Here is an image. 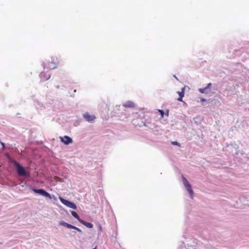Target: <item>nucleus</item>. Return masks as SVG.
Returning a JSON list of instances; mask_svg holds the SVG:
<instances>
[{
    "instance_id": "1",
    "label": "nucleus",
    "mask_w": 249,
    "mask_h": 249,
    "mask_svg": "<svg viewBox=\"0 0 249 249\" xmlns=\"http://www.w3.org/2000/svg\"><path fill=\"white\" fill-rule=\"evenodd\" d=\"M59 63V60L56 56L52 58L51 62H49L48 64L46 66L47 69H53L57 67V64Z\"/></svg>"
},
{
    "instance_id": "2",
    "label": "nucleus",
    "mask_w": 249,
    "mask_h": 249,
    "mask_svg": "<svg viewBox=\"0 0 249 249\" xmlns=\"http://www.w3.org/2000/svg\"><path fill=\"white\" fill-rule=\"evenodd\" d=\"M16 164H17V165L16 166L17 171L19 176L26 177L29 176V174L25 170L24 168L21 166L19 163Z\"/></svg>"
},
{
    "instance_id": "3",
    "label": "nucleus",
    "mask_w": 249,
    "mask_h": 249,
    "mask_svg": "<svg viewBox=\"0 0 249 249\" xmlns=\"http://www.w3.org/2000/svg\"><path fill=\"white\" fill-rule=\"evenodd\" d=\"M59 199L60 201L66 206L73 209H76L77 208L76 205L74 203L66 200L60 196L59 197Z\"/></svg>"
},
{
    "instance_id": "4",
    "label": "nucleus",
    "mask_w": 249,
    "mask_h": 249,
    "mask_svg": "<svg viewBox=\"0 0 249 249\" xmlns=\"http://www.w3.org/2000/svg\"><path fill=\"white\" fill-rule=\"evenodd\" d=\"M59 199L60 201L66 206L73 209H76L77 208L76 205L74 203L66 200L60 196L59 197Z\"/></svg>"
},
{
    "instance_id": "5",
    "label": "nucleus",
    "mask_w": 249,
    "mask_h": 249,
    "mask_svg": "<svg viewBox=\"0 0 249 249\" xmlns=\"http://www.w3.org/2000/svg\"><path fill=\"white\" fill-rule=\"evenodd\" d=\"M183 183H184V185L185 188L188 191L191 197H193V195H194V192L192 189V187H191L190 184L189 183V182L188 181V180L185 178H183Z\"/></svg>"
},
{
    "instance_id": "6",
    "label": "nucleus",
    "mask_w": 249,
    "mask_h": 249,
    "mask_svg": "<svg viewBox=\"0 0 249 249\" xmlns=\"http://www.w3.org/2000/svg\"><path fill=\"white\" fill-rule=\"evenodd\" d=\"M33 191L35 193L39 194L40 195H42L43 196H44L46 197L49 198V199H52V197H51L50 194L43 189H36L33 188Z\"/></svg>"
},
{
    "instance_id": "7",
    "label": "nucleus",
    "mask_w": 249,
    "mask_h": 249,
    "mask_svg": "<svg viewBox=\"0 0 249 249\" xmlns=\"http://www.w3.org/2000/svg\"><path fill=\"white\" fill-rule=\"evenodd\" d=\"M84 118L88 122L91 123L96 119L94 115H90L89 113L86 112L83 114Z\"/></svg>"
},
{
    "instance_id": "8",
    "label": "nucleus",
    "mask_w": 249,
    "mask_h": 249,
    "mask_svg": "<svg viewBox=\"0 0 249 249\" xmlns=\"http://www.w3.org/2000/svg\"><path fill=\"white\" fill-rule=\"evenodd\" d=\"M60 139L62 142L66 145L69 144L72 142V139L67 136L60 137Z\"/></svg>"
},
{
    "instance_id": "9",
    "label": "nucleus",
    "mask_w": 249,
    "mask_h": 249,
    "mask_svg": "<svg viewBox=\"0 0 249 249\" xmlns=\"http://www.w3.org/2000/svg\"><path fill=\"white\" fill-rule=\"evenodd\" d=\"M80 222L88 228H92L93 226L92 223L87 222L82 219L80 221Z\"/></svg>"
},
{
    "instance_id": "10",
    "label": "nucleus",
    "mask_w": 249,
    "mask_h": 249,
    "mask_svg": "<svg viewBox=\"0 0 249 249\" xmlns=\"http://www.w3.org/2000/svg\"><path fill=\"white\" fill-rule=\"evenodd\" d=\"M178 93L179 96V97L178 99V100L182 102V97L184 96V88H182L181 91H178Z\"/></svg>"
},
{
    "instance_id": "11",
    "label": "nucleus",
    "mask_w": 249,
    "mask_h": 249,
    "mask_svg": "<svg viewBox=\"0 0 249 249\" xmlns=\"http://www.w3.org/2000/svg\"><path fill=\"white\" fill-rule=\"evenodd\" d=\"M124 107H130V108H134L135 107V104L133 102L128 101L126 103H125L124 104Z\"/></svg>"
},
{
    "instance_id": "12",
    "label": "nucleus",
    "mask_w": 249,
    "mask_h": 249,
    "mask_svg": "<svg viewBox=\"0 0 249 249\" xmlns=\"http://www.w3.org/2000/svg\"><path fill=\"white\" fill-rule=\"evenodd\" d=\"M59 224L61 226L66 227L69 229H71V228H72V225L67 223L63 221H60Z\"/></svg>"
},
{
    "instance_id": "13",
    "label": "nucleus",
    "mask_w": 249,
    "mask_h": 249,
    "mask_svg": "<svg viewBox=\"0 0 249 249\" xmlns=\"http://www.w3.org/2000/svg\"><path fill=\"white\" fill-rule=\"evenodd\" d=\"M71 215L76 219H77L79 222L81 220H82L80 217L79 216L78 214L74 211H71Z\"/></svg>"
},
{
    "instance_id": "14",
    "label": "nucleus",
    "mask_w": 249,
    "mask_h": 249,
    "mask_svg": "<svg viewBox=\"0 0 249 249\" xmlns=\"http://www.w3.org/2000/svg\"><path fill=\"white\" fill-rule=\"evenodd\" d=\"M8 158L9 160V161L13 163L15 165V166L17 165V164L16 163H18L17 161H16L15 160L12 159L10 158V156L9 155H8Z\"/></svg>"
},
{
    "instance_id": "15",
    "label": "nucleus",
    "mask_w": 249,
    "mask_h": 249,
    "mask_svg": "<svg viewBox=\"0 0 249 249\" xmlns=\"http://www.w3.org/2000/svg\"><path fill=\"white\" fill-rule=\"evenodd\" d=\"M71 229H74L79 232H82V231L81 229H80L79 228H78L72 225V228H71Z\"/></svg>"
},
{
    "instance_id": "16",
    "label": "nucleus",
    "mask_w": 249,
    "mask_h": 249,
    "mask_svg": "<svg viewBox=\"0 0 249 249\" xmlns=\"http://www.w3.org/2000/svg\"><path fill=\"white\" fill-rule=\"evenodd\" d=\"M206 89V88H204L203 89H199V91L201 93H205V90Z\"/></svg>"
},
{
    "instance_id": "17",
    "label": "nucleus",
    "mask_w": 249,
    "mask_h": 249,
    "mask_svg": "<svg viewBox=\"0 0 249 249\" xmlns=\"http://www.w3.org/2000/svg\"><path fill=\"white\" fill-rule=\"evenodd\" d=\"M171 143L172 144L174 145H177V146H180V144L178 142H175V141H173V142H171Z\"/></svg>"
},
{
    "instance_id": "18",
    "label": "nucleus",
    "mask_w": 249,
    "mask_h": 249,
    "mask_svg": "<svg viewBox=\"0 0 249 249\" xmlns=\"http://www.w3.org/2000/svg\"><path fill=\"white\" fill-rule=\"evenodd\" d=\"M158 111L160 112L161 117L162 118L164 116V111L162 110L159 109Z\"/></svg>"
},
{
    "instance_id": "19",
    "label": "nucleus",
    "mask_w": 249,
    "mask_h": 249,
    "mask_svg": "<svg viewBox=\"0 0 249 249\" xmlns=\"http://www.w3.org/2000/svg\"><path fill=\"white\" fill-rule=\"evenodd\" d=\"M98 226L99 228V231H100V232H102L103 230L101 225L99 224Z\"/></svg>"
},
{
    "instance_id": "20",
    "label": "nucleus",
    "mask_w": 249,
    "mask_h": 249,
    "mask_svg": "<svg viewBox=\"0 0 249 249\" xmlns=\"http://www.w3.org/2000/svg\"><path fill=\"white\" fill-rule=\"evenodd\" d=\"M211 86V83H209L208 84L207 86L205 87V88H206V89H208L209 88H210Z\"/></svg>"
},
{
    "instance_id": "21",
    "label": "nucleus",
    "mask_w": 249,
    "mask_h": 249,
    "mask_svg": "<svg viewBox=\"0 0 249 249\" xmlns=\"http://www.w3.org/2000/svg\"><path fill=\"white\" fill-rule=\"evenodd\" d=\"M0 144L2 145L3 149H4L5 148L4 143L3 142H0Z\"/></svg>"
},
{
    "instance_id": "22",
    "label": "nucleus",
    "mask_w": 249,
    "mask_h": 249,
    "mask_svg": "<svg viewBox=\"0 0 249 249\" xmlns=\"http://www.w3.org/2000/svg\"><path fill=\"white\" fill-rule=\"evenodd\" d=\"M200 101L201 102H204V101H206V100L205 99H203V98H201Z\"/></svg>"
},
{
    "instance_id": "23",
    "label": "nucleus",
    "mask_w": 249,
    "mask_h": 249,
    "mask_svg": "<svg viewBox=\"0 0 249 249\" xmlns=\"http://www.w3.org/2000/svg\"><path fill=\"white\" fill-rule=\"evenodd\" d=\"M50 76H49L48 78H46V79H48L50 78Z\"/></svg>"
},
{
    "instance_id": "24",
    "label": "nucleus",
    "mask_w": 249,
    "mask_h": 249,
    "mask_svg": "<svg viewBox=\"0 0 249 249\" xmlns=\"http://www.w3.org/2000/svg\"><path fill=\"white\" fill-rule=\"evenodd\" d=\"M93 249H96V247H95V248H93Z\"/></svg>"
}]
</instances>
